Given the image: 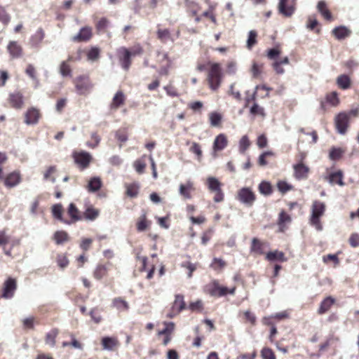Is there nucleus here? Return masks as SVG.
<instances>
[{"label":"nucleus","mask_w":359,"mask_h":359,"mask_svg":"<svg viewBox=\"0 0 359 359\" xmlns=\"http://www.w3.org/2000/svg\"><path fill=\"white\" fill-rule=\"evenodd\" d=\"M9 100L10 102L14 108H22L23 105V96L20 93L17 92L11 94Z\"/></svg>","instance_id":"22"},{"label":"nucleus","mask_w":359,"mask_h":359,"mask_svg":"<svg viewBox=\"0 0 359 359\" xmlns=\"http://www.w3.org/2000/svg\"><path fill=\"white\" fill-rule=\"evenodd\" d=\"M263 65H259L257 62H253L252 65L251 72L252 73L253 78H258L261 74V69Z\"/></svg>","instance_id":"59"},{"label":"nucleus","mask_w":359,"mask_h":359,"mask_svg":"<svg viewBox=\"0 0 359 359\" xmlns=\"http://www.w3.org/2000/svg\"><path fill=\"white\" fill-rule=\"evenodd\" d=\"M237 198L246 206L251 207L256 200V196L249 187H243L238 191Z\"/></svg>","instance_id":"4"},{"label":"nucleus","mask_w":359,"mask_h":359,"mask_svg":"<svg viewBox=\"0 0 359 359\" xmlns=\"http://www.w3.org/2000/svg\"><path fill=\"white\" fill-rule=\"evenodd\" d=\"M113 304L118 309H123L125 310L128 309V304L121 298H115L113 301Z\"/></svg>","instance_id":"50"},{"label":"nucleus","mask_w":359,"mask_h":359,"mask_svg":"<svg viewBox=\"0 0 359 359\" xmlns=\"http://www.w3.org/2000/svg\"><path fill=\"white\" fill-rule=\"evenodd\" d=\"M326 102L330 104L333 107L337 106L339 102L337 93L333 91L331 93L327 94L326 95Z\"/></svg>","instance_id":"42"},{"label":"nucleus","mask_w":359,"mask_h":359,"mask_svg":"<svg viewBox=\"0 0 359 359\" xmlns=\"http://www.w3.org/2000/svg\"><path fill=\"white\" fill-rule=\"evenodd\" d=\"M344 151L341 148L332 147L330 151L329 157L332 161H337L339 159Z\"/></svg>","instance_id":"44"},{"label":"nucleus","mask_w":359,"mask_h":359,"mask_svg":"<svg viewBox=\"0 0 359 359\" xmlns=\"http://www.w3.org/2000/svg\"><path fill=\"white\" fill-rule=\"evenodd\" d=\"M107 271V268L105 265L100 264L96 267L93 276L97 280H100L106 275Z\"/></svg>","instance_id":"39"},{"label":"nucleus","mask_w":359,"mask_h":359,"mask_svg":"<svg viewBox=\"0 0 359 359\" xmlns=\"http://www.w3.org/2000/svg\"><path fill=\"white\" fill-rule=\"evenodd\" d=\"M100 211L97 209L93 208V207H88L84 212V217L86 220L93 221L99 215Z\"/></svg>","instance_id":"35"},{"label":"nucleus","mask_w":359,"mask_h":359,"mask_svg":"<svg viewBox=\"0 0 359 359\" xmlns=\"http://www.w3.org/2000/svg\"><path fill=\"white\" fill-rule=\"evenodd\" d=\"M92 37V29L90 27H83L79 33L72 36L71 40L74 42H86Z\"/></svg>","instance_id":"9"},{"label":"nucleus","mask_w":359,"mask_h":359,"mask_svg":"<svg viewBox=\"0 0 359 359\" xmlns=\"http://www.w3.org/2000/svg\"><path fill=\"white\" fill-rule=\"evenodd\" d=\"M175 297V299L172 306V311H176L177 313H179L186 308V304L182 294H176Z\"/></svg>","instance_id":"18"},{"label":"nucleus","mask_w":359,"mask_h":359,"mask_svg":"<svg viewBox=\"0 0 359 359\" xmlns=\"http://www.w3.org/2000/svg\"><path fill=\"white\" fill-rule=\"evenodd\" d=\"M227 139L225 135L221 133L218 135L213 142L214 151H222L227 146Z\"/></svg>","instance_id":"15"},{"label":"nucleus","mask_w":359,"mask_h":359,"mask_svg":"<svg viewBox=\"0 0 359 359\" xmlns=\"http://www.w3.org/2000/svg\"><path fill=\"white\" fill-rule=\"evenodd\" d=\"M317 9L318 12L328 21L333 20V16L331 12L327 8V4L325 1H320L317 4Z\"/></svg>","instance_id":"19"},{"label":"nucleus","mask_w":359,"mask_h":359,"mask_svg":"<svg viewBox=\"0 0 359 359\" xmlns=\"http://www.w3.org/2000/svg\"><path fill=\"white\" fill-rule=\"evenodd\" d=\"M44 37V32L41 28L39 29L37 32L31 37L30 42L32 46H37L43 40Z\"/></svg>","instance_id":"36"},{"label":"nucleus","mask_w":359,"mask_h":359,"mask_svg":"<svg viewBox=\"0 0 359 359\" xmlns=\"http://www.w3.org/2000/svg\"><path fill=\"white\" fill-rule=\"evenodd\" d=\"M335 299L332 297H327L325 299H324L320 304V307L318 310V313L319 314H323L326 313L330 307L334 304Z\"/></svg>","instance_id":"21"},{"label":"nucleus","mask_w":359,"mask_h":359,"mask_svg":"<svg viewBox=\"0 0 359 359\" xmlns=\"http://www.w3.org/2000/svg\"><path fill=\"white\" fill-rule=\"evenodd\" d=\"M294 175L297 179H304L307 177L309 168L304 164L300 163L294 165Z\"/></svg>","instance_id":"16"},{"label":"nucleus","mask_w":359,"mask_h":359,"mask_svg":"<svg viewBox=\"0 0 359 359\" xmlns=\"http://www.w3.org/2000/svg\"><path fill=\"white\" fill-rule=\"evenodd\" d=\"M100 55V50L96 48H92L88 53V58L90 60H95L98 58Z\"/></svg>","instance_id":"61"},{"label":"nucleus","mask_w":359,"mask_h":359,"mask_svg":"<svg viewBox=\"0 0 359 359\" xmlns=\"http://www.w3.org/2000/svg\"><path fill=\"white\" fill-rule=\"evenodd\" d=\"M189 309L191 311H201L203 309V302L198 299L196 302H191L189 305Z\"/></svg>","instance_id":"63"},{"label":"nucleus","mask_w":359,"mask_h":359,"mask_svg":"<svg viewBox=\"0 0 359 359\" xmlns=\"http://www.w3.org/2000/svg\"><path fill=\"white\" fill-rule=\"evenodd\" d=\"M337 83L339 88L346 90L348 89L351 86V79L346 74H341L338 76L337 79Z\"/></svg>","instance_id":"32"},{"label":"nucleus","mask_w":359,"mask_h":359,"mask_svg":"<svg viewBox=\"0 0 359 359\" xmlns=\"http://www.w3.org/2000/svg\"><path fill=\"white\" fill-rule=\"evenodd\" d=\"M67 212L69 217H71V219H66V221H65V224H66L70 225L77 221L82 219V217L80 214L79 209L73 203H71L69 205Z\"/></svg>","instance_id":"10"},{"label":"nucleus","mask_w":359,"mask_h":359,"mask_svg":"<svg viewBox=\"0 0 359 359\" xmlns=\"http://www.w3.org/2000/svg\"><path fill=\"white\" fill-rule=\"evenodd\" d=\"M225 266L226 262L223 259L217 257L213 259L212 262L210 264V267L216 271L222 269Z\"/></svg>","instance_id":"46"},{"label":"nucleus","mask_w":359,"mask_h":359,"mask_svg":"<svg viewBox=\"0 0 359 359\" xmlns=\"http://www.w3.org/2000/svg\"><path fill=\"white\" fill-rule=\"evenodd\" d=\"M207 292L212 297H224L227 294H233L236 287L229 289L227 287L221 286L217 280L206 286Z\"/></svg>","instance_id":"3"},{"label":"nucleus","mask_w":359,"mask_h":359,"mask_svg":"<svg viewBox=\"0 0 359 359\" xmlns=\"http://www.w3.org/2000/svg\"><path fill=\"white\" fill-rule=\"evenodd\" d=\"M327 179L330 184L337 183L341 187L344 185V182H343V172L340 170L331 172L328 175Z\"/></svg>","instance_id":"20"},{"label":"nucleus","mask_w":359,"mask_h":359,"mask_svg":"<svg viewBox=\"0 0 359 359\" xmlns=\"http://www.w3.org/2000/svg\"><path fill=\"white\" fill-rule=\"evenodd\" d=\"M291 221V217L290 215H288L287 213H285L284 211H282L279 214V219H278V224L282 225L286 222H289Z\"/></svg>","instance_id":"64"},{"label":"nucleus","mask_w":359,"mask_h":359,"mask_svg":"<svg viewBox=\"0 0 359 359\" xmlns=\"http://www.w3.org/2000/svg\"><path fill=\"white\" fill-rule=\"evenodd\" d=\"M102 184L101 179L98 177H94L89 180L87 188L88 191L94 193L100 189Z\"/></svg>","instance_id":"26"},{"label":"nucleus","mask_w":359,"mask_h":359,"mask_svg":"<svg viewBox=\"0 0 359 359\" xmlns=\"http://www.w3.org/2000/svg\"><path fill=\"white\" fill-rule=\"evenodd\" d=\"M261 356L263 359H276L273 350L269 347H264L261 351Z\"/></svg>","instance_id":"47"},{"label":"nucleus","mask_w":359,"mask_h":359,"mask_svg":"<svg viewBox=\"0 0 359 359\" xmlns=\"http://www.w3.org/2000/svg\"><path fill=\"white\" fill-rule=\"evenodd\" d=\"M278 189L280 192L282 194H285L288 191H290L292 189V186L291 184H289L285 181H280L277 184Z\"/></svg>","instance_id":"48"},{"label":"nucleus","mask_w":359,"mask_h":359,"mask_svg":"<svg viewBox=\"0 0 359 359\" xmlns=\"http://www.w3.org/2000/svg\"><path fill=\"white\" fill-rule=\"evenodd\" d=\"M158 38L162 41H165L170 38V32L168 29H158L157 31Z\"/></svg>","instance_id":"56"},{"label":"nucleus","mask_w":359,"mask_h":359,"mask_svg":"<svg viewBox=\"0 0 359 359\" xmlns=\"http://www.w3.org/2000/svg\"><path fill=\"white\" fill-rule=\"evenodd\" d=\"M266 259L269 262H285L287 260V259L285 257L284 253L277 250L269 252L266 255Z\"/></svg>","instance_id":"23"},{"label":"nucleus","mask_w":359,"mask_h":359,"mask_svg":"<svg viewBox=\"0 0 359 359\" xmlns=\"http://www.w3.org/2000/svg\"><path fill=\"white\" fill-rule=\"evenodd\" d=\"M53 239L57 245H62L69 240V235L65 231H57L53 234Z\"/></svg>","instance_id":"28"},{"label":"nucleus","mask_w":359,"mask_h":359,"mask_svg":"<svg viewBox=\"0 0 359 359\" xmlns=\"http://www.w3.org/2000/svg\"><path fill=\"white\" fill-rule=\"evenodd\" d=\"M164 325H165V328L162 330H160L158 333V335H166L168 336L175 328V323L172 322H164Z\"/></svg>","instance_id":"45"},{"label":"nucleus","mask_w":359,"mask_h":359,"mask_svg":"<svg viewBox=\"0 0 359 359\" xmlns=\"http://www.w3.org/2000/svg\"><path fill=\"white\" fill-rule=\"evenodd\" d=\"M222 119V115L218 112H212L210 114V125L213 127H217L219 126Z\"/></svg>","instance_id":"41"},{"label":"nucleus","mask_w":359,"mask_h":359,"mask_svg":"<svg viewBox=\"0 0 359 359\" xmlns=\"http://www.w3.org/2000/svg\"><path fill=\"white\" fill-rule=\"evenodd\" d=\"M208 189L211 191H217L221 190V183L220 182L214 177H210L207 180Z\"/></svg>","instance_id":"34"},{"label":"nucleus","mask_w":359,"mask_h":359,"mask_svg":"<svg viewBox=\"0 0 359 359\" xmlns=\"http://www.w3.org/2000/svg\"><path fill=\"white\" fill-rule=\"evenodd\" d=\"M102 345L104 349L112 350L116 345V340L110 337H104L102 339Z\"/></svg>","instance_id":"37"},{"label":"nucleus","mask_w":359,"mask_h":359,"mask_svg":"<svg viewBox=\"0 0 359 359\" xmlns=\"http://www.w3.org/2000/svg\"><path fill=\"white\" fill-rule=\"evenodd\" d=\"M259 191L264 196H269L273 192V189L271 183L267 181H262L258 186Z\"/></svg>","instance_id":"29"},{"label":"nucleus","mask_w":359,"mask_h":359,"mask_svg":"<svg viewBox=\"0 0 359 359\" xmlns=\"http://www.w3.org/2000/svg\"><path fill=\"white\" fill-rule=\"evenodd\" d=\"M134 168L136 172L139 174H142L144 172V169L146 168V163L138 159L134 162Z\"/></svg>","instance_id":"52"},{"label":"nucleus","mask_w":359,"mask_h":359,"mask_svg":"<svg viewBox=\"0 0 359 359\" xmlns=\"http://www.w3.org/2000/svg\"><path fill=\"white\" fill-rule=\"evenodd\" d=\"M60 73L62 76H71L72 70L65 61L62 62L60 64Z\"/></svg>","instance_id":"51"},{"label":"nucleus","mask_w":359,"mask_h":359,"mask_svg":"<svg viewBox=\"0 0 359 359\" xmlns=\"http://www.w3.org/2000/svg\"><path fill=\"white\" fill-rule=\"evenodd\" d=\"M349 244L353 248L359 246V234L354 233H352L349 238Z\"/></svg>","instance_id":"62"},{"label":"nucleus","mask_w":359,"mask_h":359,"mask_svg":"<svg viewBox=\"0 0 359 359\" xmlns=\"http://www.w3.org/2000/svg\"><path fill=\"white\" fill-rule=\"evenodd\" d=\"M17 289V283L15 279L9 277L4 283L2 294L1 297L8 299H11Z\"/></svg>","instance_id":"6"},{"label":"nucleus","mask_w":359,"mask_h":359,"mask_svg":"<svg viewBox=\"0 0 359 359\" xmlns=\"http://www.w3.org/2000/svg\"><path fill=\"white\" fill-rule=\"evenodd\" d=\"M92 243V238H83L81 243H80V248L85 252L88 251L90 249Z\"/></svg>","instance_id":"60"},{"label":"nucleus","mask_w":359,"mask_h":359,"mask_svg":"<svg viewBox=\"0 0 359 359\" xmlns=\"http://www.w3.org/2000/svg\"><path fill=\"white\" fill-rule=\"evenodd\" d=\"M75 162L82 168H86L91 160V156L89 153L81 151L74 155Z\"/></svg>","instance_id":"13"},{"label":"nucleus","mask_w":359,"mask_h":359,"mask_svg":"<svg viewBox=\"0 0 359 359\" xmlns=\"http://www.w3.org/2000/svg\"><path fill=\"white\" fill-rule=\"evenodd\" d=\"M265 245H266V243H262L257 238H254L252 240V245H251L250 250L252 252L262 255L264 253Z\"/></svg>","instance_id":"24"},{"label":"nucleus","mask_w":359,"mask_h":359,"mask_svg":"<svg viewBox=\"0 0 359 359\" xmlns=\"http://www.w3.org/2000/svg\"><path fill=\"white\" fill-rule=\"evenodd\" d=\"M57 262L58 266L61 269H65L69 264L68 259L67 258L66 256L62 255H57Z\"/></svg>","instance_id":"55"},{"label":"nucleus","mask_w":359,"mask_h":359,"mask_svg":"<svg viewBox=\"0 0 359 359\" xmlns=\"http://www.w3.org/2000/svg\"><path fill=\"white\" fill-rule=\"evenodd\" d=\"M250 142L247 135H244L239 141V151L244 154L245 151L250 147Z\"/></svg>","instance_id":"43"},{"label":"nucleus","mask_w":359,"mask_h":359,"mask_svg":"<svg viewBox=\"0 0 359 359\" xmlns=\"http://www.w3.org/2000/svg\"><path fill=\"white\" fill-rule=\"evenodd\" d=\"M25 73L32 78V80L38 82L36 76V70L32 64H29L26 68Z\"/></svg>","instance_id":"58"},{"label":"nucleus","mask_w":359,"mask_h":359,"mask_svg":"<svg viewBox=\"0 0 359 359\" xmlns=\"http://www.w3.org/2000/svg\"><path fill=\"white\" fill-rule=\"evenodd\" d=\"M76 88L79 94L85 93L90 88V83L86 76H78L76 80Z\"/></svg>","instance_id":"12"},{"label":"nucleus","mask_w":359,"mask_h":359,"mask_svg":"<svg viewBox=\"0 0 359 359\" xmlns=\"http://www.w3.org/2000/svg\"><path fill=\"white\" fill-rule=\"evenodd\" d=\"M124 102V94L122 91H118L114 96L111 108H118Z\"/></svg>","instance_id":"33"},{"label":"nucleus","mask_w":359,"mask_h":359,"mask_svg":"<svg viewBox=\"0 0 359 359\" xmlns=\"http://www.w3.org/2000/svg\"><path fill=\"white\" fill-rule=\"evenodd\" d=\"M349 115L346 112H340L335 117V126L337 132L341 135L346 133L348 126Z\"/></svg>","instance_id":"5"},{"label":"nucleus","mask_w":359,"mask_h":359,"mask_svg":"<svg viewBox=\"0 0 359 359\" xmlns=\"http://www.w3.org/2000/svg\"><path fill=\"white\" fill-rule=\"evenodd\" d=\"M250 112L252 115H264V109L258 105L257 103H254V104L250 107Z\"/></svg>","instance_id":"57"},{"label":"nucleus","mask_w":359,"mask_h":359,"mask_svg":"<svg viewBox=\"0 0 359 359\" xmlns=\"http://www.w3.org/2000/svg\"><path fill=\"white\" fill-rule=\"evenodd\" d=\"M325 205L320 201H314L312 205V213L310 219V223L315 226L317 231L323 230V226L320 223V217L324 214Z\"/></svg>","instance_id":"2"},{"label":"nucleus","mask_w":359,"mask_h":359,"mask_svg":"<svg viewBox=\"0 0 359 359\" xmlns=\"http://www.w3.org/2000/svg\"><path fill=\"white\" fill-rule=\"evenodd\" d=\"M62 211L63 208L61 203H57L52 206V214L53 217L65 224V221H66V219L63 218Z\"/></svg>","instance_id":"27"},{"label":"nucleus","mask_w":359,"mask_h":359,"mask_svg":"<svg viewBox=\"0 0 359 359\" xmlns=\"http://www.w3.org/2000/svg\"><path fill=\"white\" fill-rule=\"evenodd\" d=\"M190 151L195 154L197 156L198 160L202 157V151L199 144L193 142L191 147L189 149Z\"/></svg>","instance_id":"54"},{"label":"nucleus","mask_w":359,"mask_h":359,"mask_svg":"<svg viewBox=\"0 0 359 359\" xmlns=\"http://www.w3.org/2000/svg\"><path fill=\"white\" fill-rule=\"evenodd\" d=\"M139 184L133 183L126 186V194L130 198L137 197L139 191Z\"/></svg>","instance_id":"38"},{"label":"nucleus","mask_w":359,"mask_h":359,"mask_svg":"<svg viewBox=\"0 0 359 359\" xmlns=\"http://www.w3.org/2000/svg\"><path fill=\"white\" fill-rule=\"evenodd\" d=\"M137 52H130L126 48L122 47L118 50V57L121 65L125 70H128L131 64V57L137 55Z\"/></svg>","instance_id":"7"},{"label":"nucleus","mask_w":359,"mask_h":359,"mask_svg":"<svg viewBox=\"0 0 359 359\" xmlns=\"http://www.w3.org/2000/svg\"><path fill=\"white\" fill-rule=\"evenodd\" d=\"M257 33L255 30H250L248 33L246 46L251 49L257 43Z\"/></svg>","instance_id":"40"},{"label":"nucleus","mask_w":359,"mask_h":359,"mask_svg":"<svg viewBox=\"0 0 359 359\" xmlns=\"http://www.w3.org/2000/svg\"><path fill=\"white\" fill-rule=\"evenodd\" d=\"M20 182V176L19 173L13 172L10 173L4 180V184L7 187H13L18 185Z\"/></svg>","instance_id":"17"},{"label":"nucleus","mask_w":359,"mask_h":359,"mask_svg":"<svg viewBox=\"0 0 359 359\" xmlns=\"http://www.w3.org/2000/svg\"><path fill=\"white\" fill-rule=\"evenodd\" d=\"M208 65H210V67L207 79L210 89L215 91L219 88L222 81V69L219 63L209 62Z\"/></svg>","instance_id":"1"},{"label":"nucleus","mask_w":359,"mask_h":359,"mask_svg":"<svg viewBox=\"0 0 359 359\" xmlns=\"http://www.w3.org/2000/svg\"><path fill=\"white\" fill-rule=\"evenodd\" d=\"M278 11L285 17H290L295 11L294 0H280Z\"/></svg>","instance_id":"8"},{"label":"nucleus","mask_w":359,"mask_h":359,"mask_svg":"<svg viewBox=\"0 0 359 359\" xmlns=\"http://www.w3.org/2000/svg\"><path fill=\"white\" fill-rule=\"evenodd\" d=\"M40 114L34 107L29 109L25 114V123L27 125H36L39 119Z\"/></svg>","instance_id":"11"},{"label":"nucleus","mask_w":359,"mask_h":359,"mask_svg":"<svg viewBox=\"0 0 359 359\" xmlns=\"http://www.w3.org/2000/svg\"><path fill=\"white\" fill-rule=\"evenodd\" d=\"M332 34L338 40H343L351 34V31L346 26L340 25L334 28Z\"/></svg>","instance_id":"14"},{"label":"nucleus","mask_w":359,"mask_h":359,"mask_svg":"<svg viewBox=\"0 0 359 359\" xmlns=\"http://www.w3.org/2000/svg\"><path fill=\"white\" fill-rule=\"evenodd\" d=\"M58 333H59V330L57 328L52 329L46 335V339H45L46 344L50 346L51 347L55 346V338L57 336Z\"/></svg>","instance_id":"30"},{"label":"nucleus","mask_w":359,"mask_h":359,"mask_svg":"<svg viewBox=\"0 0 359 359\" xmlns=\"http://www.w3.org/2000/svg\"><path fill=\"white\" fill-rule=\"evenodd\" d=\"M280 55V50L277 48H272L267 50V57L270 60H276Z\"/></svg>","instance_id":"53"},{"label":"nucleus","mask_w":359,"mask_h":359,"mask_svg":"<svg viewBox=\"0 0 359 359\" xmlns=\"http://www.w3.org/2000/svg\"><path fill=\"white\" fill-rule=\"evenodd\" d=\"M147 227V222L146 219V213H143L140 217V221L137 223V229L138 231L142 232L146 230Z\"/></svg>","instance_id":"49"},{"label":"nucleus","mask_w":359,"mask_h":359,"mask_svg":"<svg viewBox=\"0 0 359 359\" xmlns=\"http://www.w3.org/2000/svg\"><path fill=\"white\" fill-rule=\"evenodd\" d=\"M193 189V184L190 181L187 182L186 184H181L180 185L179 191L180 194L183 196L185 198H191V196L189 193L190 190Z\"/></svg>","instance_id":"31"},{"label":"nucleus","mask_w":359,"mask_h":359,"mask_svg":"<svg viewBox=\"0 0 359 359\" xmlns=\"http://www.w3.org/2000/svg\"><path fill=\"white\" fill-rule=\"evenodd\" d=\"M8 50L13 57H20L22 55V48L16 41H11L8 45Z\"/></svg>","instance_id":"25"}]
</instances>
